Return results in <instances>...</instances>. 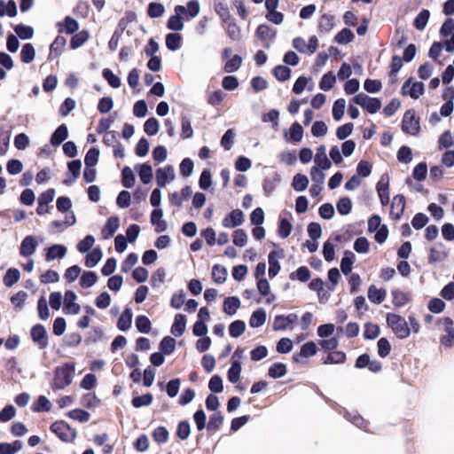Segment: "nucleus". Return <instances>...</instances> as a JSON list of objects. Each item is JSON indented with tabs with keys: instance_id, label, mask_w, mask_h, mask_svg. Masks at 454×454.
Listing matches in <instances>:
<instances>
[{
	"instance_id": "31",
	"label": "nucleus",
	"mask_w": 454,
	"mask_h": 454,
	"mask_svg": "<svg viewBox=\"0 0 454 454\" xmlns=\"http://www.w3.org/2000/svg\"><path fill=\"white\" fill-rule=\"evenodd\" d=\"M76 219L74 214L71 213V221H68V218L66 217L65 221H58L55 220L51 223V232L56 231H63L67 227L72 226L75 223Z\"/></svg>"
},
{
	"instance_id": "56",
	"label": "nucleus",
	"mask_w": 454,
	"mask_h": 454,
	"mask_svg": "<svg viewBox=\"0 0 454 454\" xmlns=\"http://www.w3.org/2000/svg\"><path fill=\"white\" fill-rule=\"evenodd\" d=\"M136 327L142 333H148L151 331V321L146 316L140 315L136 318Z\"/></svg>"
},
{
	"instance_id": "9",
	"label": "nucleus",
	"mask_w": 454,
	"mask_h": 454,
	"mask_svg": "<svg viewBox=\"0 0 454 454\" xmlns=\"http://www.w3.org/2000/svg\"><path fill=\"white\" fill-rule=\"evenodd\" d=\"M285 256V252L282 248L278 250H272L270 252L268 255L269 262V277L270 278L276 277L280 271V263L278 262L279 258H283Z\"/></svg>"
},
{
	"instance_id": "35",
	"label": "nucleus",
	"mask_w": 454,
	"mask_h": 454,
	"mask_svg": "<svg viewBox=\"0 0 454 454\" xmlns=\"http://www.w3.org/2000/svg\"><path fill=\"white\" fill-rule=\"evenodd\" d=\"M241 370L242 368L240 362L238 360H233L227 372L228 380L230 382L237 383L239 380Z\"/></svg>"
},
{
	"instance_id": "51",
	"label": "nucleus",
	"mask_w": 454,
	"mask_h": 454,
	"mask_svg": "<svg viewBox=\"0 0 454 454\" xmlns=\"http://www.w3.org/2000/svg\"><path fill=\"white\" fill-rule=\"evenodd\" d=\"M272 73L275 78L279 82H286L291 76V69L288 67L282 65L275 67Z\"/></svg>"
},
{
	"instance_id": "16",
	"label": "nucleus",
	"mask_w": 454,
	"mask_h": 454,
	"mask_svg": "<svg viewBox=\"0 0 454 454\" xmlns=\"http://www.w3.org/2000/svg\"><path fill=\"white\" fill-rule=\"evenodd\" d=\"M174 177V168L170 165H168L165 168H160L156 170V182L159 187H164L168 183V178L172 180Z\"/></svg>"
},
{
	"instance_id": "23",
	"label": "nucleus",
	"mask_w": 454,
	"mask_h": 454,
	"mask_svg": "<svg viewBox=\"0 0 454 454\" xmlns=\"http://www.w3.org/2000/svg\"><path fill=\"white\" fill-rule=\"evenodd\" d=\"M135 168L138 171V176L143 184H148L153 179V168L147 163L137 164Z\"/></svg>"
},
{
	"instance_id": "2",
	"label": "nucleus",
	"mask_w": 454,
	"mask_h": 454,
	"mask_svg": "<svg viewBox=\"0 0 454 454\" xmlns=\"http://www.w3.org/2000/svg\"><path fill=\"white\" fill-rule=\"evenodd\" d=\"M137 15L132 11H128L125 12L124 16L119 20L116 29L114 30L111 39L108 42V48L111 51H115L118 48L119 42L121 38V35L128 25L133 21H135Z\"/></svg>"
},
{
	"instance_id": "39",
	"label": "nucleus",
	"mask_w": 454,
	"mask_h": 454,
	"mask_svg": "<svg viewBox=\"0 0 454 454\" xmlns=\"http://www.w3.org/2000/svg\"><path fill=\"white\" fill-rule=\"evenodd\" d=\"M227 278V269L219 264H215L212 268V278L216 284H223Z\"/></svg>"
},
{
	"instance_id": "58",
	"label": "nucleus",
	"mask_w": 454,
	"mask_h": 454,
	"mask_svg": "<svg viewBox=\"0 0 454 454\" xmlns=\"http://www.w3.org/2000/svg\"><path fill=\"white\" fill-rule=\"evenodd\" d=\"M280 181L279 175L275 173L273 179L265 178L262 184L263 192L266 196H270L276 189V184Z\"/></svg>"
},
{
	"instance_id": "17",
	"label": "nucleus",
	"mask_w": 454,
	"mask_h": 454,
	"mask_svg": "<svg viewBox=\"0 0 454 454\" xmlns=\"http://www.w3.org/2000/svg\"><path fill=\"white\" fill-rule=\"evenodd\" d=\"M67 254V247L63 245L55 244L46 248L45 260L51 262L55 259H61Z\"/></svg>"
},
{
	"instance_id": "11",
	"label": "nucleus",
	"mask_w": 454,
	"mask_h": 454,
	"mask_svg": "<svg viewBox=\"0 0 454 454\" xmlns=\"http://www.w3.org/2000/svg\"><path fill=\"white\" fill-rule=\"evenodd\" d=\"M77 296L75 293L72 290H68L65 293L64 297V309L63 311L65 314H73L76 315L81 310V306L78 303H75Z\"/></svg>"
},
{
	"instance_id": "6",
	"label": "nucleus",
	"mask_w": 454,
	"mask_h": 454,
	"mask_svg": "<svg viewBox=\"0 0 454 454\" xmlns=\"http://www.w3.org/2000/svg\"><path fill=\"white\" fill-rule=\"evenodd\" d=\"M419 129V121L415 118L414 111L407 110L403 114L402 130L406 134L416 136Z\"/></svg>"
},
{
	"instance_id": "32",
	"label": "nucleus",
	"mask_w": 454,
	"mask_h": 454,
	"mask_svg": "<svg viewBox=\"0 0 454 454\" xmlns=\"http://www.w3.org/2000/svg\"><path fill=\"white\" fill-rule=\"evenodd\" d=\"M310 277V270L306 266L299 267L295 271L291 272L289 275L291 280H299L303 283L309 280Z\"/></svg>"
},
{
	"instance_id": "61",
	"label": "nucleus",
	"mask_w": 454,
	"mask_h": 454,
	"mask_svg": "<svg viewBox=\"0 0 454 454\" xmlns=\"http://www.w3.org/2000/svg\"><path fill=\"white\" fill-rule=\"evenodd\" d=\"M153 396L152 394L147 393L143 395L133 397L131 403L135 408H140L143 406H148L153 403Z\"/></svg>"
},
{
	"instance_id": "43",
	"label": "nucleus",
	"mask_w": 454,
	"mask_h": 454,
	"mask_svg": "<svg viewBox=\"0 0 454 454\" xmlns=\"http://www.w3.org/2000/svg\"><path fill=\"white\" fill-rule=\"evenodd\" d=\"M223 423V416L220 411H215L209 417V420L207 424V429L208 431H216Z\"/></svg>"
},
{
	"instance_id": "57",
	"label": "nucleus",
	"mask_w": 454,
	"mask_h": 454,
	"mask_svg": "<svg viewBox=\"0 0 454 454\" xmlns=\"http://www.w3.org/2000/svg\"><path fill=\"white\" fill-rule=\"evenodd\" d=\"M346 361V354L342 351H333L328 354L324 361L325 364H343Z\"/></svg>"
},
{
	"instance_id": "45",
	"label": "nucleus",
	"mask_w": 454,
	"mask_h": 454,
	"mask_svg": "<svg viewBox=\"0 0 454 454\" xmlns=\"http://www.w3.org/2000/svg\"><path fill=\"white\" fill-rule=\"evenodd\" d=\"M17 36L22 40L31 39L34 35V28L30 26L18 24L13 27Z\"/></svg>"
},
{
	"instance_id": "24",
	"label": "nucleus",
	"mask_w": 454,
	"mask_h": 454,
	"mask_svg": "<svg viewBox=\"0 0 454 454\" xmlns=\"http://www.w3.org/2000/svg\"><path fill=\"white\" fill-rule=\"evenodd\" d=\"M132 316L133 314L131 309L126 308L118 319V329L122 332L129 330L131 326Z\"/></svg>"
},
{
	"instance_id": "25",
	"label": "nucleus",
	"mask_w": 454,
	"mask_h": 454,
	"mask_svg": "<svg viewBox=\"0 0 454 454\" xmlns=\"http://www.w3.org/2000/svg\"><path fill=\"white\" fill-rule=\"evenodd\" d=\"M447 256L448 254L444 250L442 244H436L430 249L429 262H442L447 258Z\"/></svg>"
},
{
	"instance_id": "30",
	"label": "nucleus",
	"mask_w": 454,
	"mask_h": 454,
	"mask_svg": "<svg viewBox=\"0 0 454 454\" xmlns=\"http://www.w3.org/2000/svg\"><path fill=\"white\" fill-rule=\"evenodd\" d=\"M17 12V5L14 0H9L7 3L4 0H0V17H4V15L15 17Z\"/></svg>"
},
{
	"instance_id": "28",
	"label": "nucleus",
	"mask_w": 454,
	"mask_h": 454,
	"mask_svg": "<svg viewBox=\"0 0 454 454\" xmlns=\"http://www.w3.org/2000/svg\"><path fill=\"white\" fill-rule=\"evenodd\" d=\"M266 311L263 309L254 310L249 319V325L252 328H258L264 325L266 321Z\"/></svg>"
},
{
	"instance_id": "37",
	"label": "nucleus",
	"mask_w": 454,
	"mask_h": 454,
	"mask_svg": "<svg viewBox=\"0 0 454 454\" xmlns=\"http://www.w3.org/2000/svg\"><path fill=\"white\" fill-rule=\"evenodd\" d=\"M176 340L170 336L164 337L160 342V350L164 355H171L176 348Z\"/></svg>"
},
{
	"instance_id": "1",
	"label": "nucleus",
	"mask_w": 454,
	"mask_h": 454,
	"mask_svg": "<svg viewBox=\"0 0 454 454\" xmlns=\"http://www.w3.org/2000/svg\"><path fill=\"white\" fill-rule=\"evenodd\" d=\"M75 366L74 363H66L62 366H58L54 371V379L52 382L53 389H64L73 381Z\"/></svg>"
},
{
	"instance_id": "22",
	"label": "nucleus",
	"mask_w": 454,
	"mask_h": 454,
	"mask_svg": "<svg viewBox=\"0 0 454 454\" xmlns=\"http://www.w3.org/2000/svg\"><path fill=\"white\" fill-rule=\"evenodd\" d=\"M119 228V218L117 216L109 217L102 230L105 239H110Z\"/></svg>"
},
{
	"instance_id": "26",
	"label": "nucleus",
	"mask_w": 454,
	"mask_h": 454,
	"mask_svg": "<svg viewBox=\"0 0 454 454\" xmlns=\"http://www.w3.org/2000/svg\"><path fill=\"white\" fill-rule=\"evenodd\" d=\"M58 27H59V33L66 32L68 35H73L79 29L78 22L70 16H67L65 18L63 24L64 27H62V23L60 22L58 23Z\"/></svg>"
},
{
	"instance_id": "18",
	"label": "nucleus",
	"mask_w": 454,
	"mask_h": 454,
	"mask_svg": "<svg viewBox=\"0 0 454 454\" xmlns=\"http://www.w3.org/2000/svg\"><path fill=\"white\" fill-rule=\"evenodd\" d=\"M186 321V317L184 314H176L171 326V333L176 337L182 336L185 332Z\"/></svg>"
},
{
	"instance_id": "7",
	"label": "nucleus",
	"mask_w": 454,
	"mask_h": 454,
	"mask_svg": "<svg viewBox=\"0 0 454 454\" xmlns=\"http://www.w3.org/2000/svg\"><path fill=\"white\" fill-rule=\"evenodd\" d=\"M424 92V83L421 82H413L412 77L407 79L402 87V94L404 96L409 95L413 99L419 98Z\"/></svg>"
},
{
	"instance_id": "55",
	"label": "nucleus",
	"mask_w": 454,
	"mask_h": 454,
	"mask_svg": "<svg viewBox=\"0 0 454 454\" xmlns=\"http://www.w3.org/2000/svg\"><path fill=\"white\" fill-rule=\"evenodd\" d=\"M346 106V101L344 98L337 99L333 106V117L335 121H340L343 117Z\"/></svg>"
},
{
	"instance_id": "8",
	"label": "nucleus",
	"mask_w": 454,
	"mask_h": 454,
	"mask_svg": "<svg viewBox=\"0 0 454 454\" xmlns=\"http://www.w3.org/2000/svg\"><path fill=\"white\" fill-rule=\"evenodd\" d=\"M255 35L263 43V47L269 49L277 36V30L267 24H261L256 28Z\"/></svg>"
},
{
	"instance_id": "40",
	"label": "nucleus",
	"mask_w": 454,
	"mask_h": 454,
	"mask_svg": "<svg viewBox=\"0 0 454 454\" xmlns=\"http://www.w3.org/2000/svg\"><path fill=\"white\" fill-rule=\"evenodd\" d=\"M286 372V365L283 363H275L268 370V375L272 379L284 377Z\"/></svg>"
},
{
	"instance_id": "36",
	"label": "nucleus",
	"mask_w": 454,
	"mask_h": 454,
	"mask_svg": "<svg viewBox=\"0 0 454 454\" xmlns=\"http://www.w3.org/2000/svg\"><path fill=\"white\" fill-rule=\"evenodd\" d=\"M182 35L178 33H169L166 35V46L170 51H177L181 47Z\"/></svg>"
},
{
	"instance_id": "29",
	"label": "nucleus",
	"mask_w": 454,
	"mask_h": 454,
	"mask_svg": "<svg viewBox=\"0 0 454 454\" xmlns=\"http://www.w3.org/2000/svg\"><path fill=\"white\" fill-rule=\"evenodd\" d=\"M240 307V301L236 296L225 298L223 301V311L230 316L234 315Z\"/></svg>"
},
{
	"instance_id": "48",
	"label": "nucleus",
	"mask_w": 454,
	"mask_h": 454,
	"mask_svg": "<svg viewBox=\"0 0 454 454\" xmlns=\"http://www.w3.org/2000/svg\"><path fill=\"white\" fill-rule=\"evenodd\" d=\"M335 82V75L332 72H328L322 76L319 82V88L324 91H328L334 86Z\"/></svg>"
},
{
	"instance_id": "49",
	"label": "nucleus",
	"mask_w": 454,
	"mask_h": 454,
	"mask_svg": "<svg viewBox=\"0 0 454 454\" xmlns=\"http://www.w3.org/2000/svg\"><path fill=\"white\" fill-rule=\"evenodd\" d=\"M309 184V178L302 174H296L292 182V187L296 192H302L307 189Z\"/></svg>"
},
{
	"instance_id": "46",
	"label": "nucleus",
	"mask_w": 454,
	"mask_h": 454,
	"mask_svg": "<svg viewBox=\"0 0 454 454\" xmlns=\"http://www.w3.org/2000/svg\"><path fill=\"white\" fill-rule=\"evenodd\" d=\"M121 176H122V185L126 188H131L134 186L136 182L135 175L132 171V169L126 166L121 170Z\"/></svg>"
},
{
	"instance_id": "50",
	"label": "nucleus",
	"mask_w": 454,
	"mask_h": 454,
	"mask_svg": "<svg viewBox=\"0 0 454 454\" xmlns=\"http://www.w3.org/2000/svg\"><path fill=\"white\" fill-rule=\"evenodd\" d=\"M102 76L108 82V84L114 89L121 87V79L115 75L113 71L109 68H105L102 71Z\"/></svg>"
},
{
	"instance_id": "64",
	"label": "nucleus",
	"mask_w": 454,
	"mask_h": 454,
	"mask_svg": "<svg viewBox=\"0 0 454 454\" xmlns=\"http://www.w3.org/2000/svg\"><path fill=\"white\" fill-rule=\"evenodd\" d=\"M380 330L378 325L366 323L364 325V337L366 340H374L380 335Z\"/></svg>"
},
{
	"instance_id": "38",
	"label": "nucleus",
	"mask_w": 454,
	"mask_h": 454,
	"mask_svg": "<svg viewBox=\"0 0 454 454\" xmlns=\"http://www.w3.org/2000/svg\"><path fill=\"white\" fill-rule=\"evenodd\" d=\"M20 278V270L16 268H10L7 270L4 277V284L7 287H12L16 284Z\"/></svg>"
},
{
	"instance_id": "15",
	"label": "nucleus",
	"mask_w": 454,
	"mask_h": 454,
	"mask_svg": "<svg viewBox=\"0 0 454 454\" xmlns=\"http://www.w3.org/2000/svg\"><path fill=\"white\" fill-rule=\"evenodd\" d=\"M38 243L34 236L28 235L25 237L20 247V255L24 257L32 255L35 252Z\"/></svg>"
},
{
	"instance_id": "60",
	"label": "nucleus",
	"mask_w": 454,
	"mask_h": 454,
	"mask_svg": "<svg viewBox=\"0 0 454 454\" xmlns=\"http://www.w3.org/2000/svg\"><path fill=\"white\" fill-rule=\"evenodd\" d=\"M89 38L87 31L82 30L72 36L70 41V47L72 49H77L81 47Z\"/></svg>"
},
{
	"instance_id": "5",
	"label": "nucleus",
	"mask_w": 454,
	"mask_h": 454,
	"mask_svg": "<svg viewBox=\"0 0 454 454\" xmlns=\"http://www.w3.org/2000/svg\"><path fill=\"white\" fill-rule=\"evenodd\" d=\"M30 336L32 341L39 349H45L49 346V336L46 328L43 325L36 324L32 326L30 330Z\"/></svg>"
},
{
	"instance_id": "63",
	"label": "nucleus",
	"mask_w": 454,
	"mask_h": 454,
	"mask_svg": "<svg viewBox=\"0 0 454 454\" xmlns=\"http://www.w3.org/2000/svg\"><path fill=\"white\" fill-rule=\"evenodd\" d=\"M242 64V58L239 55H234L224 65V71L226 73L236 72Z\"/></svg>"
},
{
	"instance_id": "27",
	"label": "nucleus",
	"mask_w": 454,
	"mask_h": 454,
	"mask_svg": "<svg viewBox=\"0 0 454 454\" xmlns=\"http://www.w3.org/2000/svg\"><path fill=\"white\" fill-rule=\"evenodd\" d=\"M356 260V255L351 251H345L344 256L340 261V270L344 275H348L352 271V265Z\"/></svg>"
},
{
	"instance_id": "19",
	"label": "nucleus",
	"mask_w": 454,
	"mask_h": 454,
	"mask_svg": "<svg viewBox=\"0 0 454 454\" xmlns=\"http://www.w3.org/2000/svg\"><path fill=\"white\" fill-rule=\"evenodd\" d=\"M68 137V129L66 124L59 125L51 137V144L52 146H59Z\"/></svg>"
},
{
	"instance_id": "33",
	"label": "nucleus",
	"mask_w": 454,
	"mask_h": 454,
	"mask_svg": "<svg viewBox=\"0 0 454 454\" xmlns=\"http://www.w3.org/2000/svg\"><path fill=\"white\" fill-rule=\"evenodd\" d=\"M35 50L32 43H25L22 46L20 51V60L23 63L28 64L35 59Z\"/></svg>"
},
{
	"instance_id": "54",
	"label": "nucleus",
	"mask_w": 454,
	"mask_h": 454,
	"mask_svg": "<svg viewBox=\"0 0 454 454\" xmlns=\"http://www.w3.org/2000/svg\"><path fill=\"white\" fill-rule=\"evenodd\" d=\"M99 150L96 147H91L87 152L84 158V164L87 167H95L98 162Z\"/></svg>"
},
{
	"instance_id": "14",
	"label": "nucleus",
	"mask_w": 454,
	"mask_h": 454,
	"mask_svg": "<svg viewBox=\"0 0 454 454\" xmlns=\"http://www.w3.org/2000/svg\"><path fill=\"white\" fill-rule=\"evenodd\" d=\"M297 315L291 313L287 316L278 315L276 316L273 322V330L274 331H283L286 330L290 325L294 324L297 321Z\"/></svg>"
},
{
	"instance_id": "13",
	"label": "nucleus",
	"mask_w": 454,
	"mask_h": 454,
	"mask_svg": "<svg viewBox=\"0 0 454 454\" xmlns=\"http://www.w3.org/2000/svg\"><path fill=\"white\" fill-rule=\"evenodd\" d=\"M244 214L240 209H234L223 220V226L225 228H235L242 224Z\"/></svg>"
},
{
	"instance_id": "62",
	"label": "nucleus",
	"mask_w": 454,
	"mask_h": 454,
	"mask_svg": "<svg viewBox=\"0 0 454 454\" xmlns=\"http://www.w3.org/2000/svg\"><path fill=\"white\" fill-rule=\"evenodd\" d=\"M334 26V16L331 14H324L319 20V28L323 32H330Z\"/></svg>"
},
{
	"instance_id": "34",
	"label": "nucleus",
	"mask_w": 454,
	"mask_h": 454,
	"mask_svg": "<svg viewBox=\"0 0 454 454\" xmlns=\"http://www.w3.org/2000/svg\"><path fill=\"white\" fill-rule=\"evenodd\" d=\"M103 254L100 248H94L91 252L88 253L85 257V266L88 268H94L102 259Z\"/></svg>"
},
{
	"instance_id": "21",
	"label": "nucleus",
	"mask_w": 454,
	"mask_h": 454,
	"mask_svg": "<svg viewBox=\"0 0 454 454\" xmlns=\"http://www.w3.org/2000/svg\"><path fill=\"white\" fill-rule=\"evenodd\" d=\"M66 43V38L64 36L58 35L50 46L49 59H53L60 56Z\"/></svg>"
},
{
	"instance_id": "52",
	"label": "nucleus",
	"mask_w": 454,
	"mask_h": 454,
	"mask_svg": "<svg viewBox=\"0 0 454 454\" xmlns=\"http://www.w3.org/2000/svg\"><path fill=\"white\" fill-rule=\"evenodd\" d=\"M246 324L242 320H235L229 326V333L232 338H238L244 333Z\"/></svg>"
},
{
	"instance_id": "20",
	"label": "nucleus",
	"mask_w": 454,
	"mask_h": 454,
	"mask_svg": "<svg viewBox=\"0 0 454 454\" xmlns=\"http://www.w3.org/2000/svg\"><path fill=\"white\" fill-rule=\"evenodd\" d=\"M387 295V292L383 288H377L374 285H372L368 288V299L375 304H380L384 301Z\"/></svg>"
},
{
	"instance_id": "59",
	"label": "nucleus",
	"mask_w": 454,
	"mask_h": 454,
	"mask_svg": "<svg viewBox=\"0 0 454 454\" xmlns=\"http://www.w3.org/2000/svg\"><path fill=\"white\" fill-rule=\"evenodd\" d=\"M337 210L341 215H347L351 212L352 202L348 197L340 198L337 202Z\"/></svg>"
},
{
	"instance_id": "44",
	"label": "nucleus",
	"mask_w": 454,
	"mask_h": 454,
	"mask_svg": "<svg viewBox=\"0 0 454 454\" xmlns=\"http://www.w3.org/2000/svg\"><path fill=\"white\" fill-rule=\"evenodd\" d=\"M181 137L183 139H188L193 136V129L192 128L191 120L184 114H182L181 116Z\"/></svg>"
},
{
	"instance_id": "47",
	"label": "nucleus",
	"mask_w": 454,
	"mask_h": 454,
	"mask_svg": "<svg viewBox=\"0 0 454 454\" xmlns=\"http://www.w3.org/2000/svg\"><path fill=\"white\" fill-rule=\"evenodd\" d=\"M355 38L354 33L349 28H343L334 36V41L339 44H347Z\"/></svg>"
},
{
	"instance_id": "41",
	"label": "nucleus",
	"mask_w": 454,
	"mask_h": 454,
	"mask_svg": "<svg viewBox=\"0 0 454 454\" xmlns=\"http://www.w3.org/2000/svg\"><path fill=\"white\" fill-rule=\"evenodd\" d=\"M430 17V12L427 9H423L420 11V12L416 16L413 25L416 27V29L422 31L425 29L428 20Z\"/></svg>"
},
{
	"instance_id": "12",
	"label": "nucleus",
	"mask_w": 454,
	"mask_h": 454,
	"mask_svg": "<svg viewBox=\"0 0 454 454\" xmlns=\"http://www.w3.org/2000/svg\"><path fill=\"white\" fill-rule=\"evenodd\" d=\"M406 200L402 194H397L393 198L390 208V215L392 218L399 220L403 215L405 209Z\"/></svg>"
},
{
	"instance_id": "4",
	"label": "nucleus",
	"mask_w": 454,
	"mask_h": 454,
	"mask_svg": "<svg viewBox=\"0 0 454 454\" xmlns=\"http://www.w3.org/2000/svg\"><path fill=\"white\" fill-rule=\"evenodd\" d=\"M50 429L62 442H70L74 440L77 435L76 430L72 428L67 422L63 420L52 423Z\"/></svg>"
},
{
	"instance_id": "42",
	"label": "nucleus",
	"mask_w": 454,
	"mask_h": 454,
	"mask_svg": "<svg viewBox=\"0 0 454 454\" xmlns=\"http://www.w3.org/2000/svg\"><path fill=\"white\" fill-rule=\"evenodd\" d=\"M98 277L94 271H84L80 279V284L83 288H89L98 282Z\"/></svg>"
},
{
	"instance_id": "3",
	"label": "nucleus",
	"mask_w": 454,
	"mask_h": 454,
	"mask_svg": "<svg viewBox=\"0 0 454 454\" xmlns=\"http://www.w3.org/2000/svg\"><path fill=\"white\" fill-rule=\"evenodd\" d=\"M387 323L399 339H405L410 335V327L403 317L388 313L387 315Z\"/></svg>"
},
{
	"instance_id": "10",
	"label": "nucleus",
	"mask_w": 454,
	"mask_h": 454,
	"mask_svg": "<svg viewBox=\"0 0 454 454\" xmlns=\"http://www.w3.org/2000/svg\"><path fill=\"white\" fill-rule=\"evenodd\" d=\"M186 13V8L183 5H176L175 7V15L169 17L167 27L173 31H180L184 27L181 16Z\"/></svg>"
},
{
	"instance_id": "53",
	"label": "nucleus",
	"mask_w": 454,
	"mask_h": 454,
	"mask_svg": "<svg viewBox=\"0 0 454 454\" xmlns=\"http://www.w3.org/2000/svg\"><path fill=\"white\" fill-rule=\"evenodd\" d=\"M51 408V402L44 395H40L32 406L35 412L49 411Z\"/></svg>"
}]
</instances>
